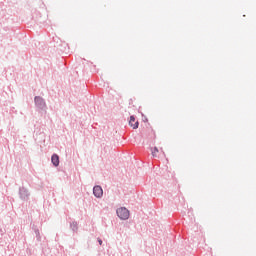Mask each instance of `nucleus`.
Returning <instances> with one entry per match:
<instances>
[{
  "instance_id": "f257e3e1",
  "label": "nucleus",
  "mask_w": 256,
  "mask_h": 256,
  "mask_svg": "<svg viewBox=\"0 0 256 256\" xmlns=\"http://www.w3.org/2000/svg\"><path fill=\"white\" fill-rule=\"evenodd\" d=\"M117 215L120 219H129V210L125 207H121L117 210Z\"/></svg>"
},
{
  "instance_id": "f03ea898",
  "label": "nucleus",
  "mask_w": 256,
  "mask_h": 256,
  "mask_svg": "<svg viewBox=\"0 0 256 256\" xmlns=\"http://www.w3.org/2000/svg\"><path fill=\"white\" fill-rule=\"evenodd\" d=\"M93 194L98 198L103 197V188H101V186H95L93 188Z\"/></svg>"
},
{
  "instance_id": "7ed1b4c3",
  "label": "nucleus",
  "mask_w": 256,
  "mask_h": 256,
  "mask_svg": "<svg viewBox=\"0 0 256 256\" xmlns=\"http://www.w3.org/2000/svg\"><path fill=\"white\" fill-rule=\"evenodd\" d=\"M129 125H130V127H133L134 129L139 128V121H135V116L130 117Z\"/></svg>"
},
{
  "instance_id": "20e7f679",
  "label": "nucleus",
  "mask_w": 256,
  "mask_h": 256,
  "mask_svg": "<svg viewBox=\"0 0 256 256\" xmlns=\"http://www.w3.org/2000/svg\"><path fill=\"white\" fill-rule=\"evenodd\" d=\"M51 162L53 163L54 167H59V155H52Z\"/></svg>"
},
{
  "instance_id": "39448f33",
  "label": "nucleus",
  "mask_w": 256,
  "mask_h": 256,
  "mask_svg": "<svg viewBox=\"0 0 256 256\" xmlns=\"http://www.w3.org/2000/svg\"><path fill=\"white\" fill-rule=\"evenodd\" d=\"M35 103H36V105H41L43 103V98L35 97Z\"/></svg>"
},
{
  "instance_id": "423d86ee",
  "label": "nucleus",
  "mask_w": 256,
  "mask_h": 256,
  "mask_svg": "<svg viewBox=\"0 0 256 256\" xmlns=\"http://www.w3.org/2000/svg\"><path fill=\"white\" fill-rule=\"evenodd\" d=\"M157 153H159V149L157 147H154V149L152 150L153 157H157Z\"/></svg>"
},
{
  "instance_id": "0eeeda50",
  "label": "nucleus",
  "mask_w": 256,
  "mask_h": 256,
  "mask_svg": "<svg viewBox=\"0 0 256 256\" xmlns=\"http://www.w3.org/2000/svg\"><path fill=\"white\" fill-rule=\"evenodd\" d=\"M98 243H99V245H103V240L98 239Z\"/></svg>"
}]
</instances>
